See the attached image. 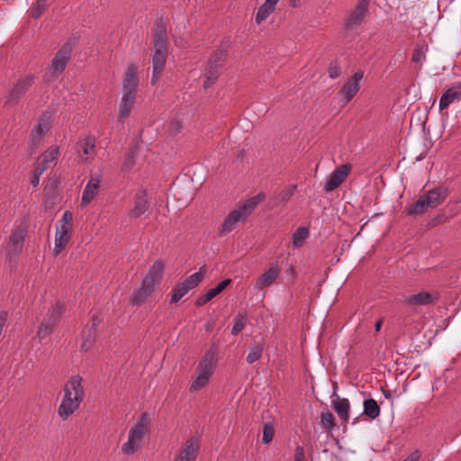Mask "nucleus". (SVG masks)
I'll return each mask as SVG.
<instances>
[{"label": "nucleus", "instance_id": "f257e3e1", "mask_svg": "<svg viewBox=\"0 0 461 461\" xmlns=\"http://www.w3.org/2000/svg\"><path fill=\"white\" fill-rule=\"evenodd\" d=\"M65 395L59 407V415L63 419H68L77 408L84 399V388L82 385V377L73 375L67 382L64 387Z\"/></svg>", "mask_w": 461, "mask_h": 461}, {"label": "nucleus", "instance_id": "a211bd4d", "mask_svg": "<svg viewBox=\"0 0 461 461\" xmlns=\"http://www.w3.org/2000/svg\"><path fill=\"white\" fill-rule=\"evenodd\" d=\"M200 448L197 438H191L185 443L184 448L179 452L175 461H195Z\"/></svg>", "mask_w": 461, "mask_h": 461}, {"label": "nucleus", "instance_id": "603ef678", "mask_svg": "<svg viewBox=\"0 0 461 461\" xmlns=\"http://www.w3.org/2000/svg\"><path fill=\"white\" fill-rule=\"evenodd\" d=\"M212 77V75L210 72L205 71V77H206V79L203 82V87L204 88H209L210 86H212L218 80V78L212 79L211 78Z\"/></svg>", "mask_w": 461, "mask_h": 461}, {"label": "nucleus", "instance_id": "bf43d9fd", "mask_svg": "<svg viewBox=\"0 0 461 461\" xmlns=\"http://www.w3.org/2000/svg\"><path fill=\"white\" fill-rule=\"evenodd\" d=\"M296 1L297 0H291V5L292 6L295 7L296 6Z\"/></svg>", "mask_w": 461, "mask_h": 461}, {"label": "nucleus", "instance_id": "f8f14e48", "mask_svg": "<svg viewBox=\"0 0 461 461\" xmlns=\"http://www.w3.org/2000/svg\"><path fill=\"white\" fill-rule=\"evenodd\" d=\"M152 43L154 51L168 53L169 42L167 40V26L162 19L156 22Z\"/></svg>", "mask_w": 461, "mask_h": 461}, {"label": "nucleus", "instance_id": "bb28decb", "mask_svg": "<svg viewBox=\"0 0 461 461\" xmlns=\"http://www.w3.org/2000/svg\"><path fill=\"white\" fill-rule=\"evenodd\" d=\"M155 291V286L150 284H146L144 280H142L141 286L140 289L135 290L131 297V302L133 305L140 306L142 304L146 299L151 295V294Z\"/></svg>", "mask_w": 461, "mask_h": 461}, {"label": "nucleus", "instance_id": "8fccbe9b", "mask_svg": "<svg viewBox=\"0 0 461 461\" xmlns=\"http://www.w3.org/2000/svg\"><path fill=\"white\" fill-rule=\"evenodd\" d=\"M102 321H103V318L100 314L94 313L91 318V324L87 325V326H88V328L93 329V330L96 331V328L102 322Z\"/></svg>", "mask_w": 461, "mask_h": 461}, {"label": "nucleus", "instance_id": "5fc2aeb1", "mask_svg": "<svg viewBox=\"0 0 461 461\" xmlns=\"http://www.w3.org/2000/svg\"><path fill=\"white\" fill-rule=\"evenodd\" d=\"M420 457V453L419 450H414L411 454H410L403 461H418Z\"/></svg>", "mask_w": 461, "mask_h": 461}, {"label": "nucleus", "instance_id": "2eb2a0df", "mask_svg": "<svg viewBox=\"0 0 461 461\" xmlns=\"http://www.w3.org/2000/svg\"><path fill=\"white\" fill-rule=\"evenodd\" d=\"M227 48L228 44L225 48L215 50L208 60L206 71L212 75V79L219 78L220 77V69L223 68L228 57Z\"/></svg>", "mask_w": 461, "mask_h": 461}, {"label": "nucleus", "instance_id": "cd10ccee", "mask_svg": "<svg viewBox=\"0 0 461 461\" xmlns=\"http://www.w3.org/2000/svg\"><path fill=\"white\" fill-rule=\"evenodd\" d=\"M279 273L280 270L276 266L271 267L267 272L258 277L256 283V288L262 290L265 287L269 286L277 278Z\"/></svg>", "mask_w": 461, "mask_h": 461}, {"label": "nucleus", "instance_id": "3c124183", "mask_svg": "<svg viewBox=\"0 0 461 461\" xmlns=\"http://www.w3.org/2000/svg\"><path fill=\"white\" fill-rule=\"evenodd\" d=\"M294 461H305V451L303 447L297 446L295 448Z\"/></svg>", "mask_w": 461, "mask_h": 461}, {"label": "nucleus", "instance_id": "6e6552de", "mask_svg": "<svg viewBox=\"0 0 461 461\" xmlns=\"http://www.w3.org/2000/svg\"><path fill=\"white\" fill-rule=\"evenodd\" d=\"M59 149L51 148L38 158L32 172V178L31 180V183L33 186H37L39 185L40 176L50 167V164L53 163L57 159Z\"/></svg>", "mask_w": 461, "mask_h": 461}, {"label": "nucleus", "instance_id": "ddd939ff", "mask_svg": "<svg viewBox=\"0 0 461 461\" xmlns=\"http://www.w3.org/2000/svg\"><path fill=\"white\" fill-rule=\"evenodd\" d=\"M51 123V113H44L38 121L31 132V148L36 149L44 136L45 132L50 129Z\"/></svg>", "mask_w": 461, "mask_h": 461}, {"label": "nucleus", "instance_id": "a18cd8bd", "mask_svg": "<svg viewBox=\"0 0 461 461\" xmlns=\"http://www.w3.org/2000/svg\"><path fill=\"white\" fill-rule=\"evenodd\" d=\"M274 434V426L270 422L266 423L263 428L262 442L264 444H269L273 440Z\"/></svg>", "mask_w": 461, "mask_h": 461}, {"label": "nucleus", "instance_id": "a19ab883", "mask_svg": "<svg viewBox=\"0 0 461 461\" xmlns=\"http://www.w3.org/2000/svg\"><path fill=\"white\" fill-rule=\"evenodd\" d=\"M203 279V276L202 273H194L185 278L182 284L190 291L191 289L195 288Z\"/></svg>", "mask_w": 461, "mask_h": 461}, {"label": "nucleus", "instance_id": "f3484780", "mask_svg": "<svg viewBox=\"0 0 461 461\" xmlns=\"http://www.w3.org/2000/svg\"><path fill=\"white\" fill-rule=\"evenodd\" d=\"M461 100V81L455 82L443 93L440 97L438 109L443 111L451 104Z\"/></svg>", "mask_w": 461, "mask_h": 461}, {"label": "nucleus", "instance_id": "f03ea898", "mask_svg": "<svg viewBox=\"0 0 461 461\" xmlns=\"http://www.w3.org/2000/svg\"><path fill=\"white\" fill-rule=\"evenodd\" d=\"M137 88V68L134 65H129L123 77L122 96L118 113L119 122H123L129 116L136 100Z\"/></svg>", "mask_w": 461, "mask_h": 461}, {"label": "nucleus", "instance_id": "79ce46f5", "mask_svg": "<svg viewBox=\"0 0 461 461\" xmlns=\"http://www.w3.org/2000/svg\"><path fill=\"white\" fill-rule=\"evenodd\" d=\"M334 415L327 411H322L321 414V425L328 431L331 430L335 426Z\"/></svg>", "mask_w": 461, "mask_h": 461}, {"label": "nucleus", "instance_id": "ea45409f", "mask_svg": "<svg viewBox=\"0 0 461 461\" xmlns=\"http://www.w3.org/2000/svg\"><path fill=\"white\" fill-rule=\"evenodd\" d=\"M197 374H198L197 376L195 377V379L193 381V383L190 385L189 390L191 393L201 390L209 382V379H210L209 376H207L203 374H200V373H197Z\"/></svg>", "mask_w": 461, "mask_h": 461}, {"label": "nucleus", "instance_id": "052dcab7", "mask_svg": "<svg viewBox=\"0 0 461 461\" xmlns=\"http://www.w3.org/2000/svg\"><path fill=\"white\" fill-rule=\"evenodd\" d=\"M357 420H358V418L355 419V420H353V423H356Z\"/></svg>", "mask_w": 461, "mask_h": 461}, {"label": "nucleus", "instance_id": "4be33fe9", "mask_svg": "<svg viewBox=\"0 0 461 461\" xmlns=\"http://www.w3.org/2000/svg\"><path fill=\"white\" fill-rule=\"evenodd\" d=\"M168 53L154 51L152 55V77L151 84L155 85L161 77L165 68Z\"/></svg>", "mask_w": 461, "mask_h": 461}, {"label": "nucleus", "instance_id": "de8ad7c7", "mask_svg": "<svg viewBox=\"0 0 461 461\" xmlns=\"http://www.w3.org/2000/svg\"><path fill=\"white\" fill-rule=\"evenodd\" d=\"M73 221V214L70 211H66L63 213L60 226H65L67 229L71 230Z\"/></svg>", "mask_w": 461, "mask_h": 461}, {"label": "nucleus", "instance_id": "c756f323", "mask_svg": "<svg viewBox=\"0 0 461 461\" xmlns=\"http://www.w3.org/2000/svg\"><path fill=\"white\" fill-rule=\"evenodd\" d=\"M332 406L340 420L343 422H347L349 419V401L338 396L336 400L332 401Z\"/></svg>", "mask_w": 461, "mask_h": 461}, {"label": "nucleus", "instance_id": "e433bc0d", "mask_svg": "<svg viewBox=\"0 0 461 461\" xmlns=\"http://www.w3.org/2000/svg\"><path fill=\"white\" fill-rule=\"evenodd\" d=\"M309 236V230L306 227H299L293 234V244L294 247H301Z\"/></svg>", "mask_w": 461, "mask_h": 461}, {"label": "nucleus", "instance_id": "b1692460", "mask_svg": "<svg viewBox=\"0 0 461 461\" xmlns=\"http://www.w3.org/2000/svg\"><path fill=\"white\" fill-rule=\"evenodd\" d=\"M100 178L99 176L94 177L92 176L88 183L86 184L85 189L82 193L81 198V205L86 206L88 205L95 197L97 191L100 188Z\"/></svg>", "mask_w": 461, "mask_h": 461}, {"label": "nucleus", "instance_id": "72a5a7b5", "mask_svg": "<svg viewBox=\"0 0 461 461\" xmlns=\"http://www.w3.org/2000/svg\"><path fill=\"white\" fill-rule=\"evenodd\" d=\"M430 208L429 205L426 204V199L422 195L415 203H413L407 210V215L414 216L420 215L428 211Z\"/></svg>", "mask_w": 461, "mask_h": 461}, {"label": "nucleus", "instance_id": "9d476101", "mask_svg": "<svg viewBox=\"0 0 461 461\" xmlns=\"http://www.w3.org/2000/svg\"><path fill=\"white\" fill-rule=\"evenodd\" d=\"M370 0H359L357 6L349 14L345 28L348 31L357 28L364 21L366 14L368 13Z\"/></svg>", "mask_w": 461, "mask_h": 461}, {"label": "nucleus", "instance_id": "412c9836", "mask_svg": "<svg viewBox=\"0 0 461 461\" xmlns=\"http://www.w3.org/2000/svg\"><path fill=\"white\" fill-rule=\"evenodd\" d=\"M438 299V295L437 293L422 291L420 293L406 296L405 303L410 305L421 306L434 303Z\"/></svg>", "mask_w": 461, "mask_h": 461}, {"label": "nucleus", "instance_id": "4468645a", "mask_svg": "<svg viewBox=\"0 0 461 461\" xmlns=\"http://www.w3.org/2000/svg\"><path fill=\"white\" fill-rule=\"evenodd\" d=\"M351 168L352 166L349 163L343 164L337 167L327 179L324 185V190L328 193L337 189L345 181Z\"/></svg>", "mask_w": 461, "mask_h": 461}, {"label": "nucleus", "instance_id": "9b49d317", "mask_svg": "<svg viewBox=\"0 0 461 461\" xmlns=\"http://www.w3.org/2000/svg\"><path fill=\"white\" fill-rule=\"evenodd\" d=\"M218 361V348L215 346L210 348L199 362L196 372L211 377L214 372Z\"/></svg>", "mask_w": 461, "mask_h": 461}, {"label": "nucleus", "instance_id": "49530a36", "mask_svg": "<svg viewBox=\"0 0 461 461\" xmlns=\"http://www.w3.org/2000/svg\"><path fill=\"white\" fill-rule=\"evenodd\" d=\"M46 7L47 5L45 0H37L31 12L32 17L34 19L39 18L46 10Z\"/></svg>", "mask_w": 461, "mask_h": 461}, {"label": "nucleus", "instance_id": "c85d7f7f", "mask_svg": "<svg viewBox=\"0 0 461 461\" xmlns=\"http://www.w3.org/2000/svg\"><path fill=\"white\" fill-rule=\"evenodd\" d=\"M164 265L161 261L157 260L149 268L148 275L143 279L146 284L155 286L159 284L163 276Z\"/></svg>", "mask_w": 461, "mask_h": 461}, {"label": "nucleus", "instance_id": "7ed1b4c3", "mask_svg": "<svg viewBox=\"0 0 461 461\" xmlns=\"http://www.w3.org/2000/svg\"><path fill=\"white\" fill-rule=\"evenodd\" d=\"M265 197L266 195L264 193H259L245 201L242 205L231 211L219 227V235L222 236L230 232L239 222L246 221L258 204L265 199Z\"/></svg>", "mask_w": 461, "mask_h": 461}, {"label": "nucleus", "instance_id": "37998d69", "mask_svg": "<svg viewBox=\"0 0 461 461\" xmlns=\"http://www.w3.org/2000/svg\"><path fill=\"white\" fill-rule=\"evenodd\" d=\"M428 50L427 45L417 44L411 57V60L415 63L421 62L426 59V52Z\"/></svg>", "mask_w": 461, "mask_h": 461}, {"label": "nucleus", "instance_id": "dca6fc26", "mask_svg": "<svg viewBox=\"0 0 461 461\" xmlns=\"http://www.w3.org/2000/svg\"><path fill=\"white\" fill-rule=\"evenodd\" d=\"M149 207L148 201V194L146 190L140 189L134 195L133 198V208L128 212V215L131 219H137L144 214Z\"/></svg>", "mask_w": 461, "mask_h": 461}, {"label": "nucleus", "instance_id": "393cba45", "mask_svg": "<svg viewBox=\"0 0 461 461\" xmlns=\"http://www.w3.org/2000/svg\"><path fill=\"white\" fill-rule=\"evenodd\" d=\"M71 230L67 229L65 226H58L55 235V247L54 254L58 256L66 248L70 240Z\"/></svg>", "mask_w": 461, "mask_h": 461}, {"label": "nucleus", "instance_id": "4c0bfd02", "mask_svg": "<svg viewBox=\"0 0 461 461\" xmlns=\"http://www.w3.org/2000/svg\"><path fill=\"white\" fill-rule=\"evenodd\" d=\"M189 290L181 283H178L172 290L170 303H176L182 297H184Z\"/></svg>", "mask_w": 461, "mask_h": 461}, {"label": "nucleus", "instance_id": "20e7f679", "mask_svg": "<svg viewBox=\"0 0 461 461\" xmlns=\"http://www.w3.org/2000/svg\"><path fill=\"white\" fill-rule=\"evenodd\" d=\"M149 424V418L148 413H141L137 423L131 429L129 432L128 441L122 446V453L131 455L141 447L143 436L148 431Z\"/></svg>", "mask_w": 461, "mask_h": 461}, {"label": "nucleus", "instance_id": "aec40b11", "mask_svg": "<svg viewBox=\"0 0 461 461\" xmlns=\"http://www.w3.org/2000/svg\"><path fill=\"white\" fill-rule=\"evenodd\" d=\"M77 153L83 162H87L95 155V139L93 136H87L80 140L77 144Z\"/></svg>", "mask_w": 461, "mask_h": 461}, {"label": "nucleus", "instance_id": "f704fd0d", "mask_svg": "<svg viewBox=\"0 0 461 461\" xmlns=\"http://www.w3.org/2000/svg\"><path fill=\"white\" fill-rule=\"evenodd\" d=\"M82 334L83 342L81 344V349L84 351H87L94 345L97 334L96 331L93 330V329L88 328V326H86V328L83 330Z\"/></svg>", "mask_w": 461, "mask_h": 461}, {"label": "nucleus", "instance_id": "09e8293b", "mask_svg": "<svg viewBox=\"0 0 461 461\" xmlns=\"http://www.w3.org/2000/svg\"><path fill=\"white\" fill-rule=\"evenodd\" d=\"M340 75V68L338 61L334 60L330 64L329 76L331 78H337Z\"/></svg>", "mask_w": 461, "mask_h": 461}, {"label": "nucleus", "instance_id": "7c9ffc66", "mask_svg": "<svg viewBox=\"0 0 461 461\" xmlns=\"http://www.w3.org/2000/svg\"><path fill=\"white\" fill-rule=\"evenodd\" d=\"M279 0H266V2L258 8L255 17L258 24L265 21L274 11L276 5Z\"/></svg>", "mask_w": 461, "mask_h": 461}, {"label": "nucleus", "instance_id": "423d86ee", "mask_svg": "<svg viewBox=\"0 0 461 461\" xmlns=\"http://www.w3.org/2000/svg\"><path fill=\"white\" fill-rule=\"evenodd\" d=\"M35 83V76L28 74L15 80L10 87L5 101V107L16 106Z\"/></svg>", "mask_w": 461, "mask_h": 461}, {"label": "nucleus", "instance_id": "6ab92c4d", "mask_svg": "<svg viewBox=\"0 0 461 461\" xmlns=\"http://www.w3.org/2000/svg\"><path fill=\"white\" fill-rule=\"evenodd\" d=\"M27 227L20 225L11 235L8 254L17 256L23 248L24 238L26 236Z\"/></svg>", "mask_w": 461, "mask_h": 461}, {"label": "nucleus", "instance_id": "c03bdc74", "mask_svg": "<svg viewBox=\"0 0 461 461\" xmlns=\"http://www.w3.org/2000/svg\"><path fill=\"white\" fill-rule=\"evenodd\" d=\"M296 189L297 185H292L286 189L282 190L277 196L278 202L276 203H286L294 195Z\"/></svg>", "mask_w": 461, "mask_h": 461}, {"label": "nucleus", "instance_id": "a878e982", "mask_svg": "<svg viewBox=\"0 0 461 461\" xmlns=\"http://www.w3.org/2000/svg\"><path fill=\"white\" fill-rule=\"evenodd\" d=\"M231 283L230 279H225L220 282L216 287L208 290L204 294L197 298L194 304L197 307H201L207 303L209 301L216 297L220 294Z\"/></svg>", "mask_w": 461, "mask_h": 461}, {"label": "nucleus", "instance_id": "0eeeda50", "mask_svg": "<svg viewBox=\"0 0 461 461\" xmlns=\"http://www.w3.org/2000/svg\"><path fill=\"white\" fill-rule=\"evenodd\" d=\"M74 46V40H68L56 53L55 57L51 60L50 66L49 67V71L51 73L53 77H58L65 70L70 59Z\"/></svg>", "mask_w": 461, "mask_h": 461}, {"label": "nucleus", "instance_id": "1a4fd4ad", "mask_svg": "<svg viewBox=\"0 0 461 461\" xmlns=\"http://www.w3.org/2000/svg\"><path fill=\"white\" fill-rule=\"evenodd\" d=\"M364 77L361 70L357 71L348 81L343 85L338 95L344 99L343 105L349 103L360 89V81Z\"/></svg>", "mask_w": 461, "mask_h": 461}, {"label": "nucleus", "instance_id": "58836bf2", "mask_svg": "<svg viewBox=\"0 0 461 461\" xmlns=\"http://www.w3.org/2000/svg\"><path fill=\"white\" fill-rule=\"evenodd\" d=\"M247 322V317L244 313H238L234 318V323L231 329V334L238 335L244 328Z\"/></svg>", "mask_w": 461, "mask_h": 461}, {"label": "nucleus", "instance_id": "4d7b16f0", "mask_svg": "<svg viewBox=\"0 0 461 461\" xmlns=\"http://www.w3.org/2000/svg\"><path fill=\"white\" fill-rule=\"evenodd\" d=\"M383 393H384V397H385L386 399H391L392 394H391V392H390V391L383 390Z\"/></svg>", "mask_w": 461, "mask_h": 461}, {"label": "nucleus", "instance_id": "c9c22d12", "mask_svg": "<svg viewBox=\"0 0 461 461\" xmlns=\"http://www.w3.org/2000/svg\"><path fill=\"white\" fill-rule=\"evenodd\" d=\"M137 149L131 148L124 157V161L122 167V170L123 171H130L133 168L136 162V157H137Z\"/></svg>", "mask_w": 461, "mask_h": 461}, {"label": "nucleus", "instance_id": "6e6d98bb", "mask_svg": "<svg viewBox=\"0 0 461 461\" xmlns=\"http://www.w3.org/2000/svg\"><path fill=\"white\" fill-rule=\"evenodd\" d=\"M382 323H383V319H380L375 325V330L376 332L380 331L381 330V326H382Z\"/></svg>", "mask_w": 461, "mask_h": 461}, {"label": "nucleus", "instance_id": "864d4df0", "mask_svg": "<svg viewBox=\"0 0 461 461\" xmlns=\"http://www.w3.org/2000/svg\"><path fill=\"white\" fill-rule=\"evenodd\" d=\"M8 318V312L6 311H2L0 312V335L2 334L3 328L6 323Z\"/></svg>", "mask_w": 461, "mask_h": 461}, {"label": "nucleus", "instance_id": "473e14b6", "mask_svg": "<svg viewBox=\"0 0 461 461\" xmlns=\"http://www.w3.org/2000/svg\"><path fill=\"white\" fill-rule=\"evenodd\" d=\"M364 414L370 418L371 420H375L380 414V407L375 400L373 398H369L364 401Z\"/></svg>", "mask_w": 461, "mask_h": 461}, {"label": "nucleus", "instance_id": "13d9d810", "mask_svg": "<svg viewBox=\"0 0 461 461\" xmlns=\"http://www.w3.org/2000/svg\"><path fill=\"white\" fill-rule=\"evenodd\" d=\"M205 271H206V266H205V265H203V266H202V267H200V270H199V272H198V273H202V274H203V275H204V273H205Z\"/></svg>", "mask_w": 461, "mask_h": 461}, {"label": "nucleus", "instance_id": "2f4dec72", "mask_svg": "<svg viewBox=\"0 0 461 461\" xmlns=\"http://www.w3.org/2000/svg\"><path fill=\"white\" fill-rule=\"evenodd\" d=\"M264 351V341L263 339H254L253 343L249 346V353L248 354L246 360L249 364H253L261 358Z\"/></svg>", "mask_w": 461, "mask_h": 461}, {"label": "nucleus", "instance_id": "5701e85b", "mask_svg": "<svg viewBox=\"0 0 461 461\" xmlns=\"http://www.w3.org/2000/svg\"><path fill=\"white\" fill-rule=\"evenodd\" d=\"M448 190L443 186L435 187L428 191L423 196L426 199V204L430 208H436L441 204L447 198Z\"/></svg>", "mask_w": 461, "mask_h": 461}, {"label": "nucleus", "instance_id": "39448f33", "mask_svg": "<svg viewBox=\"0 0 461 461\" xmlns=\"http://www.w3.org/2000/svg\"><path fill=\"white\" fill-rule=\"evenodd\" d=\"M65 310L66 305L60 301H57L48 309L37 330V337L40 341L50 336Z\"/></svg>", "mask_w": 461, "mask_h": 461}]
</instances>
